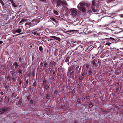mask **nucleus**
<instances>
[{"mask_svg": "<svg viewBox=\"0 0 123 123\" xmlns=\"http://www.w3.org/2000/svg\"><path fill=\"white\" fill-rule=\"evenodd\" d=\"M5 98L6 99H8V101H9V99L8 98V97L7 96H6L5 97Z\"/></svg>", "mask_w": 123, "mask_h": 123, "instance_id": "39", "label": "nucleus"}, {"mask_svg": "<svg viewBox=\"0 0 123 123\" xmlns=\"http://www.w3.org/2000/svg\"><path fill=\"white\" fill-rule=\"evenodd\" d=\"M7 79H8V80L9 81L10 80V77H9V76H8L7 77Z\"/></svg>", "mask_w": 123, "mask_h": 123, "instance_id": "58", "label": "nucleus"}, {"mask_svg": "<svg viewBox=\"0 0 123 123\" xmlns=\"http://www.w3.org/2000/svg\"><path fill=\"white\" fill-rule=\"evenodd\" d=\"M86 74V73L84 71H82V76H84Z\"/></svg>", "mask_w": 123, "mask_h": 123, "instance_id": "33", "label": "nucleus"}, {"mask_svg": "<svg viewBox=\"0 0 123 123\" xmlns=\"http://www.w3.org/2000/svg\"><path fill=\"white\" fill-rule=\"evenodd\" d=\"M40 0L44 3H46V0Z\"/></svg>", "mask_w": 123, "mask_h": 123, "instance_id": "40", "label": "nucleus"}, {"mask_svg": "<svg viewBox=\"0 0 123 123\" xmlns=\"http://www.w3.org/2000/svg\"><path fill=\"white\" fill-rule=\"evenodd\" d=\"M12 79L13 80V82H15L16 81V79L14 77H13L12 78Z\"/></svg>", "mask_w": 123, "mask_h": 123, "instance_id": "36", "label": "nucleus"}, {"mask_svg": "<svg viewBox=\"0 0 123 123\" xmlns=\"http://www.w3.org/2000/svg\"><path fill=\"white\" fill-rule=\"evenodd\" d=\"M43 63L42 62H41L40 64V65L41 66H43Z\"/></svg>", "mask_w": 123, "mask_h": 123, "instance_id": "62", "label": "nucleus"}, {"mask_svg": "<svg viewBox=\"0 0 123 123\" xmlns=\"http://www.w3.org/2000/svg\"><path fill=\"white\" fill-rule=\"evenodd\" d=\"M84 78V77H82V76H81L79 78V81H80V83H82V80Z\"/></svg>", "mask_w": 123, "mask_h": 123, "instance_id": "15", "label": "nucleus"}, {"mask_svg": "<svg viewBox=\"0 0 123 123\" xmlns=\"http://www.w3.org/2000/svg\"><path fill=\"white\" fill-rule=\"evenodd\" d=\"M35 75L34 71H33L32 72V75L33 77H34Z\"/></svg>", "mask_w": 123, "mask_h": 123, "instance_id": "49", "label": "nucleus"}, {"mask_svg": "<svg viewBox=\"0 0 123 123\" xmlns=\"http://www.w3.org/2000/svg\"><path fill=\"white\" fill-rule=\"evenodd\" d=\"M31 24V23L30 22L26 23L25 24V25H28Z\"/></svg>", "mask_w": 123, "mask_h": 123, "instance_id": "32", "label": "nucleus"}, {"mask_svg": "<svg viewBox=\"0 0 123 123\" xmlns=\"http://www.w3.org/2000/svg\"><path fill=\"white\" fill-rule=\"evenodd\" d=\"M29 82V80L28 79H27L26 80V83L27 84H28Z\"/></svg>", "mask_w": 123, "mask_h": 123, "instance_id": "51", "label": "nucleus"}, {"mask_svg": "<svg viewBox=\"0 0 123 123\" xmlns=\"http://www.w3.org/2000/svg\"><path fill=\"white\" fill-rule=\"evenodd\" d=\"M75 67L74 65H72L68 69L67 72V76H70L74 72V69H75Z\"/></svg>", "mask_w": 123, "mask_h": 123, "instance_id": "1", "label": "nucleus"}, {"mask_svg": "<svg viewBox=\"0 0 123 123\" xmlns=\"http://www.w3.org/2000/svg\"><path fill=\"white\" fill-rule=\"evenodd\" d=\"M37 85V83L36 82H34V83H33V86L34 87H36V86Z\"/></svg>", "mask_w": 123, "mask_h": 123, "instance_id": "30", "label": "nucleus"}, {"mask_svg": "<svg viewBox=\"0 0 123 123\" xmlns=\"http://www.w3.org/2000/svg\"><path fill=\"white\" fill-rule=\"evenodd\" d=\"M9 107H7L0 109V114H2L5 112H7L10 109Z\"/></svg>", "mask_w": 123, "mask_h": 123, "instance_id": "3", "label": "nucleus"}, {"mask_svg": "<svg viewBox=\"0 0 123 123\" xmlns=\"http://www.w3.org/2000/svg\"><path fill=\"white\" fill-rule=\"evenodd\" d=\"M95 3L94 2L93 0L92 3V10L95 12H96L97 11V9H95Z\"/></svg>", "mask_w": 123, "mask_h": 123, "instance_id": "5", "label": "nucleus"}, {"mask_svg": "<svg viewBox=\"0 0 123 123\" xmlns=\"http://www.w3.org/2000/svg\"><path fill=\"white\" fill-rule=\"evenodd\" d=\"M22 103V101L21 99H20L18 102H17L16 104V105L17 106H18L21 104Z\"/></svg>", "mask_w": 123, "mask_h": 123, "instance_id": "14", "label": "nucleus"}, {"mask_svg": "<svg viewBox=\"0 0 123 123\" xmlns=\"http://www.w3.org/2000/svg\"><path fill=\"white\" fill-rule=\"evenodd\" d=\"M115 0H109V2H111L112 1H114Z\"/></svg>", "mask_w": 123, "mask_h": 123, "instance_id": "63", "label": "nucleus"}, {"mask_svg": "<svg viewBox=\"0 0 123 123\" xmlns=\"http://www.w3.org/2000/svg\"><path fill=\"white\" fill-rule=\"evenodd\" d=\"M9 86L8 85H7L5 86V89L7 91L8 90V87H9Z\"/></svg>", "mask_w": 123, "mask_h": 123, "instance_id": "35", "label": "nucleus"}, {"mask_svg": "<svg viewBox=\"0 0 123 123\" xmlns=\"http://www.w3.org/2000/svg\"><path fill=\"white\" fill-rule=\"evenodd\" d=\"M101 111L102 112H104L107 113L108 112H109L108 111L105 110L104 109H101Z\"/></svg>", "mask_w": 123, "mask_h": 123, "instance_id": "29", "label": "nucleus"}, {"mask_svg": "<svg viewBox=\"0 0 123 123\" xmlns=\"http://www.w3.org/2000/svg\"><path fill=\"white\" fill-rule=\"evenodd\" d=\"M39 50L41 52H42L43 51V49L42 47V46H40L39 47Z\"/></svg>", "mask_w": 123, "mask_h": 123, "instance_id": "27", "label": "nucleus"}, {"mask_svg": "<svg viewBox=\"0 0 123 123\" xmlns=\"http://www.w3.org/2000/svg\"><path fill=\"white\" fill-rule=\"evenodd\" d=\"M61 4V0H57V6L58 7L60 6Z\"/></svg>", "mask_w": 123, "mask_h": 123, "instance_id": "13", "label": "nucleus"}, {"mask_svg": "<svg viewBox=\"0 0 123 123\" xmlns=\"http://www.w3.org/2000/svg\"><path fill=\"white\" fill-rule=\"evenodd\" d=\"M43 84L44 86V91H46L49 90V87L48 84L47 83V80L44 79L43 80Z\"/></svg>", "mask_w": 123, "mask_h": 123, "instance_id": "2", "label": "nucleus"}, {"mask_svg": "<svg viewBox=\"0 0 123 123\" xmlns=\"http://www.w3.org/2000/svg\"><path fill=\"white\" fill-rule=\"evenodd\" d=\"M0 94L1 95H4V93L2 92H0Z\"/></svg>", "mask_w": 123, "mask_h": 123, "instance_id": "59", "label": "nucleus"}, {"mask_svg": "<svg viewBox=\"0 0 123 123\" xmlns=\"http://www.w3.org/2000/svg\"><path fill=\"white\" fill-rule=\"evenodd\" d=\"M22 70H21L20 69H19L18 70V73L20 75L22 74Z\"/></svg>", "mask_w": 123, "mask_h": 123, "instance_id": "31", "label": "nucleus"}, {"mask_svg": "<svg viewBox=\"0 0 123 123\" xmlns=\"http://www.w3.org/2000/svg\"><path fill=\"white\" fill-rule=\"evenodd\" d=\"M58 92V91L57 90H55L54 92V93L55 94H56Z\"/></svg>", "mask_w": 123, "mask_h": 123, "instance_id": "47", "label": "nucleus"}, {"mask_svg": "<svg viewBox=\"0 0 123 123\" xmlns=\"http://www.w3.org/2000/svg\"><path fill=\"white\" fill-rule=\"evenodd\" d=\"M47 65V63L45 62L43 66L45 67Z\"/></svg>", "mask_w": 123, "mask_h": 123, "instance_id": "52", "label": "nucleus"}, {"mask_svg": "<svg viewBox=\"0 0 123 123\" xmlns=\"http://www.w3.org/2000/svg\"><path fill=\"white\" fill-rule=\"evenodd\" d=\"M56 70H55V71H54V70H53V74L54 75V74L55 73H56Z\"/></svg>", "mask_w": 123, "mask_h": 123, "instance_id": "41", "label": "nucleus"}, {"mask_svg": "<svg viewBox=\"0 0 123 123\" xmlns=\"http://www.w3.org/2000/svg\"><path fill=\"white\" fill-rule=\"evenodd\" d=\"M3 97V96L2 98H0V102H1L2 101Z\"/></svg>", "mask_w": 123, "mask_h": 123, "instance_id": "50", "label": "nucleus"}, {"mask_svg": "<svg viewBox=\"0 0 123 123\" xmlns=\"http://www.w3.org/2000/svg\"><path fill=\"white\" fill-rule=\"evenodd\" d=\"M33 101L32 100H31L30 101V103L31 104H33Z\"/></svg>", "mask_w": 123, "mask_h": 123, "instance_id": "48", "label": "nucleus"}, {"mask_svg": "<svg viewBox=\"0 0 123 123\" xmlns=\"http://www.w3.org/2000/svg\"><path fill=\"white\" fill-rule=\"evenodd\" d=\"M61 4L62 5H67V3L66 1L64 0H62L61 1Z\"/></svg>", "mask_w": 123, "mask_h": 123, "instance_id": "20", "label": "nucleus"}, {"mask_svg": "<svg viewBox=\"0 0 123 123\" xmlns=\"http://www.w3.org/2000/svg\"><path fill=\"white\" fill-rule=\"evenodd\" d=\"M92 71L91 70H90V71L88 72L89 75H90L91 74H90L92 73Z\"/></svg>", "mask_w": 123, "mask_h": 123, "instance_id": "45", "label": "nucleus"}, {"mask_svg": "<svg viewBox=\"0 0 123 123\" xmlns=\"http://www.w3.org/2000/svg\"><path fill=\"white\" fill-rule=\"evenodd\" d=\"M79 67V66L78 65L76 67V68H75V69H74V70L76 69V71H77Z\"/></svg>", "mask_w": 123, "mask_h": 123, "instance_id": "38", "label": "nucleus"}, {"mask_svg": "<svg viewBox=\"0 0 123 123\" xmlns=\"http://www.w3.org/2000/svg\"><path fill=\"white\" fill-rule=\"evenodd\" d=\"M79 9L80 11L84 12H85L86 8L84 7H79Z\"/></svg>", "mask_w": 123, "mask_h": 123, "instance_id": "12", "label": "nucleus"}, {"mask_svg": "<svg viewBox=\"0 0 123 123\" xmlns=\"http://www.w3.org/2000/svg\"><path fill=\"white\" fill-rule=\"evenodd\" d=\"M79 48V47H77L74 50H77L78 48Z\"/></svg>", "mask_w": 123, "mask_h": 123, "instance_id": "64", "label": "nucleus"}, {"mask_svg": "<svg viewBox=\"0 0 123 123\" xmlns=\"http://www.w3.org/2000/svg\"><path fill=\"white\" fill-rule=\"evenodd\" d=\"M58 19L59 20H62V18L59 17H58Z\"/></svg>", "mask_w": 123, "mask_h": 123, "instance_id": "54", "label": "nucleus"}, {"mask_svg": "<svg viewBox=\"0 0 123 123\" xmlns=\"http://www.w3.org/2000/svg\"><path fill=\"white\" fill-rule=\"evenodd\" d=\"M10 1L13 6L15 7H16L17 6H16L15 3L14 2L13 0H10Z\"/></svg>", "mask_w": 123, "mask_h": 123, "instance_id": "18", "label": "nucleus"}, {"mask_svg": "<svg viewBox=\"0 0 123 123\" xmlns=\"http://www.w3.org/2000/svg\"><path fill=\"white\" fill-rule=\"evenodd\" d=\"M34 26V25H32L31 24H30V27H32L33 26Z\"/></svg>", "mask_w": 123, "mask_h": 123, "instance_id": "56", "label": "nucleus"}, {"mask_svg": "<svg viewBox=\"0 0 123 123\" xmlns=\"http://www.w3.org/2000/svg\"><path fill=\"white\" fill-rule=\"evenodd\" d=\"M86 98L88 99L89 98V96L88 95H87L86 96Z\"/></svg>", "mask_w": 123, "mask_h": 123, "instance_id": "60", "label": "nucleus"}, {"mask_svg": "<svg viewBox=\"0 0 123 123\" xmlns=\"http://www.w3.org/2000/svg\"><path fill=\"white\" fill-rule=\"evenodd\" d=\"M27 21V20L26 19H22L19 23V24H22V23L24 22H26Z\"/></svg>", "mask_w": 123, "mask_h": 123, "instance_id": "16", "label": "nucleus"}, {"mask_svg": "<svg viewBox=\"0 0 123 123\" xmlns=\"http://www.w3.org/2000/svg\"><path fill=\"white\" fill-rule=\"evenodd\" d=\"M50 94L48 93H47L46 95V98L48 99H50Z\"/></svg>", "mask_w": 123, "mask_h": 123, "instance_id": "24", "label": "nucleus"}, {"mask_svg": "<svg viewBox=\"0 0 123 123\" xmlns=\"http://www.w3.org/2000/svg\"><path fill=\"white\" fill-rule=\"evenodd\" d=\"M79 31L78 30H69L68 32L71 33L72 34H74V32L76 33V32H78Z\"/></svg>", "mask_w": 123, "mask_h": 123, "instance_id": "10", "label": "nucleus"}, {"mask_svg": "<svg viewBox=\"0 0 123 123\" xmlns=\"http://www.w3.org/2000/svg\"><path fill=\"white\" fill-rule=\"evenodd\" d=\"M80 6H78V8H79V7H84L83 6H84V5L83 3H80Z\"/></svg>", "mask_w": 123, "mask_h": 123, "instance_id": "21", "label": "nucleus"}, {"mask_svg": "<svg viewBox=\"0 0 123 123\" xmlns=\"http://www.w3.org/2000/svg\"><path fill=\"white\" fill-rule=\"evenodd\" d=\"M14 93H15V92H13V93L11 95L12 97H13L15 95Z\"/></svg>", "mask_w": 123, "mask_h": 123, "instance_id": "43", "label": "nucleus"}, {"mask_svg": "<svg viewBox=\"0 0 123 123\" xmlns=\"http://www.w3.org/2000/svg\"><path fill=\"white\" fill-rule=\"evenodd\" d=\"M53 12L56 15L58 14V13L56 11L54 10L53 11Z\"/></svg>", "mask_w": 123, "mask_h": 123, "instance_id": "34", "label": "nucleus"}, {"mask_svg": "<svg viewBox=\"0 0 123 123\" xmlns=\"http://www.w3.org/2000/svg\"><path fill=\"white\" fill-rule=\"evenodd\" d=\"M23 28V26H19L18 28L15 31V32H16L19 33L21 32L22 31V29Z\"/></svg>", "mask_w": 123, "mask_h": 123, "instance_id": "7", "label": "nucleus"}, {"mask_svg": "<svg viewBox=\"0 0 123 123\" xmlns=\"http://www.w3.org/2000/svg\"><path fill=\"white\" fill-rule=\"evenodd\" d=\"M50 64L51 65H54V66H55V62L53 61H52L50 62Z\"/></svg>", "mask_w": 123, "mask_h": 123, "instance_id": "22", "label": "nucleus"}, {"mask_svg": "<svg viewBox=\"0 0 123 123\" xmlns=\"http://www.w3.org/2000/svg\"><path fill=\"white\" fill-rule=\"evenodd\" d=\"M77 102H78L80 104L81 103V102L80 101V100L79 99H78L77 100Z\"/></svg>", "mask_w": 123, "mask_h": 123, "instance_id": "46", "label": "nucleus"}, {"mask_svg": "<svg viewBox=\"0 0 123 123\" xmlns=\"http://www.w3.org/2000/svg\"><path fill=\"white\" fill-rule=\"evenodd\" d=\"M71 92L72 93H74L75 92V91L73 90H72L71 91Z\"/></svg>", "mask_w": 123, "mask_h": 123, "instance_id": "53", "label": "nucleus"}, {"mask_svg": "<svg viewBox=\"0 0 123 123\" xmlns=\"http://www.w3.org/2000/svg\"><path fill=\"white\" fill-rule=\"evenodd\" d=\"M19 85L21 86V83H22V81H19Z\"/></svg>", "mask_w": 123, "mask_h": 123, "instance_id": "61", "label": "nucleus"}, {"mask_svg": "<svg viewBox=\"0 0 123 123\" xmlns=\"http://www.w3.org/2000/svg\"><path fill=\"white\" fill-rule=\"evenodd\" d=\"M27 99H28V100L30 98V96H27Z\"/></svg>", "mask_w": 123, "mask_h": 123, "instance_id": "55", "label": "nucleus"}, {"mask_svg": "<svg viewBox=\"0 0 123 123\" xmlns=\"http://www.w3.org/2000/svg\"><path fill=\"white\" fill-rule=\"evenodd\" d=\"M105 39H107L108 40V41H110V40H112V41L115 40V39L112 37H110L109 38H106Z\"/></svg>", "mask_w": 123, "mask_h": 123, "instance_id": "23", "label": "nucleus"}, {"mask_svg": "<svg viewBox=\"0 0 123 123\" xmlns=\"http://www.w3.org/2000/svg\"><path fill=\"white\" fill-rule=\"evenodd\" d=\"M70 58L68 57H67V58L65 60V61L66 62H69V59Z\"/></svg>", "mask_w": 123, "mask_h": 123, "instance_id": "26", "label": "nucleus"}, {"mask_svg": "<svg viewBox=\"0 0 123 123\" xmlns=\"http://www.w3.org/2000/svg\"><path fill=\"white\" fill-rule=\"evenodd\" d=\"M13 66L15 67V69H17L18 67V62H15L13 63Z\"/></svg>", "mask_w": 123, "mask_h": 123, "instance_id": "11", "label": "nucleus"}, {"mask_svg": "<svg viewBox=\"0 0 123 123\" xmlns=\"http://www.w3.org/2000/svg\"><path fill=\"white\" fill-rule=\"evenodd\" d=\"M97 62V60L96 59H94L92 60L91 63L92 67H96V63Z\"/></svg>", "mask_w": 123, "mask_h": 123, "instance_id": "6", "label": "nucleus"}, {"mask_svg": "<svg viewBox=\"0 0 123 123\" xmlns=\"http://www.w3.org/2000/svg\"><path fill=\"white\" fill-rule=\"evenodd\" d=\"M49 37L51 38H52L55 39H56L59 41H60L61 40V39L60 38L57 37L55 36H51Z\"/></svg>", "mask_w": 123, "mask_h": 123, "instance_id": "9", "label": "nucleus"}, {"mask_svg": "<svg viewBox=\"0 0 123 123\" xmlns=\"http://www.w3.org/2000/svg\"><path fill=\"white\" fill-rule=\"evenodd\" d=\"M40 19L39 18H37L32 20L31 22L32 23H34V24H36L37 23L39 22Z\"/></svg>", "mask_w": 123, "mask_h": 123, "instance_id": "8", "label": "nucleus"}, {"mask_svg": "<svg viewBox=\"0 0 123 123\" xmlns=\"http://www.w3.org/2000/svg\"><path fill=\"white\" fill-rule=\"evenodd\" d=\"M70 12L71 14L72 15L76 16L77 15V10L75 8H71L70 9Z\"/></svg>", "mask_w": 123, "mask_h": 123, "instance_id": "4", "label": "nucleus"}, {"mask_svg": "<svg viewBox=\"0 0 123 123\" xmlns=\"http://www.w3.org/2000/svg\"><path fill=\"white\" fill-rule=\"evenodd\" d=\"M50 19H51L52 20L54 21L55 22H56V19L53 17H51L50 18Z\"/></svg>", "mask_w": 123, "mask_h": 123, "instance_id": "25", "label": "nucleus"}, {"mask_svg": "<svg viewBox=\"0 0 123 123\" xmlns=\"http://www.w3.org/2000/svg\"><path fill=\"white\" fill-rule=\"evenodd\" d=\"M93 106V104L91 103H90L89 104V105L88 107L89 108H91Z\"/></svg>", "mask_w": 123, "mask_h": 123, "instance_id": "28", "label": "nucleus"}, {"mask_svg": "<svg viewBox=\"0 0 123 123\" xmlns=\"http://www.w3.org/2000/svg\"><path fill=\"white\" fill-rule=\"evenodd\" d=\"M92 12V11L91 10H89L88 11V12L89 13H91V12Z\"/></svg>", "mask_w": 123, "mask_h": 123, "instance_id": "57", "label": "nucleus"}, {"mask_svg": "<svg viewBox=\"0 0 123 123\" xmlns=\"http://www.w3.org/2000/svg\"><path fill=\"white\" fill-rule=\"evenodd\" d=\"M87 30H88V29L87 28H85L84 29V31H84V32L86 33V31H87Z\"/></svg>", "mask_w": 123, "mask_h": 123, "instance_id": "37", "label": "nucleus"}, {"mask_svg": "<svg viewBox=\"0 0 123 123\" xmlns=\"http://www.w3.org/2000/svg\"><path fill=\"white\" fill-rule=\"evenodd\" d=\"M111 45V43L110 42H108L106 43L105 44V46L106 47H107L108 46H110Z\"/></svg>", "mask_w": 123, "mask_h": 123, "instance_id": "17", "label": "nucleus"}, {"mask_svg": "<svg viewBox=\"0 0 123 123\" xmlns=\"http://www.w3.org/2000/svg\"><path fill=\"white\" fill-rule=\"evenodd\" d=\"M41 29L39 28H37L35 30V31L36 30L37 31H40L41 30Z\"/></svg>", "mask_w": 123, "mask_h": 123, "instance_id": "42", "label": "nucleus"}, {"mask_svg": "<svg viewBox=\"0 0 123 123\" xmlns=\"http://www.w3.org/2000/svg\"><path fill=\"white\" fill-rule=\"evenodd\" d=\"M62 108L64 109L66 108H67V106H62Z\"/></svg>", "mask_w": 123, "mask_h": 123, "instance_id": "44", "label": "nucleus"}, {"mask_svg": "<svg viewBox=\"0 0 123 123\" xmlns=\"http://www.w3.org/2000/svg\"><path fill=\"white\" fill-rule=\"evenodd\" d=\"M32 33L34 35H36V36L39 35L40 34L39 32H38V31H35L34 32H33Z\"/></svg>", "mask_w": 123, "mask_h": 123, "instance_id": "19", "label": "nucleus"}]
</instances>
